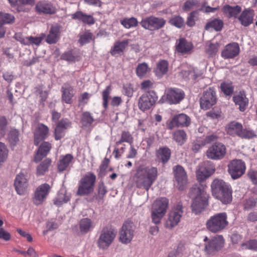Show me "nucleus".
I'll list each match as a JSON object with an SVG mask.
<instances>
[{
  "label": "nucleus",
  "instance_id": "f257e3e1",
  "mask_svg": "<svg viewBox=\"0 0 257 257\" xmlns=\"http://www.w3.org/2000/svg\"><path fill=\"white\" fill-rule=\"evenodd\" d=\"M158 172L156 167L145 166H139L134 176L136 186L148 191L158 178Z\"/></svg>",
  "mask_w": 257,
  "mask_h": 257
},
{
  "label": "nucleus",
  "instance_id": "f03ea898",
  "mask_svg": "<svg viewBox=\"0 0 257 257\" xmlns=\"http://www.w3.org/2000/svg\"><path fill=\"white\" fill-rule=\"evenodd\" d=\"M190 196L193 199L192 211L195 214L201 213L207 206L208 195L202 185H194L190 190Z\"/></svg>",
  "mask_w": 257,
  "mask_h": 257
},
{
  "label": "nucleus",
  "instance_id": "7ed1b4c3",
  "mask_svg": "<svg viewBox=\"0 0 257 257\" xmlns=\"http://www.w3.org/2000/svg\"><path fill=\"white\" fill-rule=\"evenodd\" d=\"M211 188L213 196L223 204L231 202L232 201L231 187L223 180L218 178L214 179L211 183Z\"/></svg>",
  "mask_w": 257,
  "mask_h": 257
},
{
  "label": "nucleus",
  "instance_id": "20e7f679",
  "mask_svg": "<svg viewBox=\"0 0 257 257\" xmlns=\"http://www.w3.org/2000/svg\"><path fill=\"white\" fill-rule=\"evenodd\" d=\"M225 212L214 214L210 217L206 222L207 229L211 232H219L226 228L228 224Z\"/></svg>",
  "mask_w": 257,
  "mask_h": 257
},
{
  "label": "nucleus",
  "instance_id": "39448f33",
  "mask_svg": "<svg viewBox=\"0 0 257 257\" xmlns=\"http://www.w3.org/2000/svg\"><path fill=\"white\" fill-rule=\"evenodd\" d=\"M116 235V231L110 227H105L100 231L96 241V245L100 250L108 249L113 242Z\"/></svg>",
  "mask_w": 257,
  "mask_h": 257
},
{
  "label": "nucleus",
  "instance_id": "423d86ee",
  "mask_svg": "<svg viewBox=\"0 0 257 257\" xmlns=\"http://www.w3.org/2000/svg\"><path fill=\"white\" fill-rule=\"evenodd\" d=\"M225 131L229 136H237L241 138L251 139L255 136L252 131L243 129L242 124L236 121L228 123L225 126Z\"/></svg>",
  "mask_w": 257,
  "mask_h": 257
},
{
  "label": "nucleus",
  "instance_id": "0eeeda50",
  "mask_svg": "<svg viewBox=\"0 0 257 257\" xmlns=\"http://www.w3.org/2000/svg\"><path fill=\"white\" fill-rule=\"evenodd\" d=\"M96 176L92 173H87L79 181L77 194L79 196L87 195L93 192Z\"/></svg>",
  "mask_w": 257,
  "mask_h": 257
},
{
  "label": "nucleus",
  "instance_id": "6e6552de",
  "mask_svg": "<svg viewBox=\"0 0 257 257\" xmlns=\"http://www.w3.org/2000/svg\"><path fill=\"white\" fill-rule=\"evenodd\" d=\"M203 241L205 242L204 250L208 254H214L220 250L223 246L224 242L223 236L220 235H216L211 239L205 236Z\"/></svg>",
  "mask_w": 257,
  "mask_h": 257
},
{
  "label": "nucleus",
  "instance_id": "1a4fd4ad",
  "mask_svg": "<svg viewBox=\"0 0 257 257\" xmlns=\"http://www.w3.org/2000/svg\"><path fill=\"white\" fill-rule=\"evenodd\" d=\"M215 167L209 162H204L200 164L196 170L197 180L203 182L212 175L215 172Z\"/></svg>",
  "mask_w": 257,
  "mask_h": 257
},
{
  "label": "nucleus",
  "instance_id": "9d476101",
  "mask_svg": "<svg viewBox=\"0 0 257 257\" xmlns=\"http://www.w3.org/2000/svg\"><path fill=\"white\" fill-rule=\"evenodd\" d=\"M135 229V225L132 221H125L119 232L120 241L124 244L130 243L134 237Z\"/></svg>",
  "mask_w": 257,
  "mask_h": 257
},
{
  "label": "nucleus",
  "instance_id": "9b49d317",
  "mask_svg": "<svg viewBox=\"0 0 257 257\" xmlns=\"http://www.w3.org/2000/svg\"><path fill=\"white\" fill-rule=\"evenodd\" d=\"M51 188V186L47 183L39 185L34 191L33 197V203L36 205L43 204L46 200Z\"/></svg>",
  "mask_w": 257,
  "mask_h": 257
},
{
  "label": "nucleus",
  "instance_id": "f8f14e48",
  "mask_svg": "<svg viewBox=\"0 0 257 257\" xmlns=\"http://www.w3.org/2000/svg\"><path fill=\"white\" fill-rule=\"evenodd\" d=\"M166 21L161 18L150 16L141 21L140 24L142 27L150 31H155L164 27Z\"/></svg>",
  "mask_w": 257,
  "mask_h": 257
},
{
  "label": "nucleus",
  "instance_id": "ddd939ff",
  "mask_svg": "<svg viewBox=\"0 0 257 257\" xmlns=\"http://www.w3.org/2000/svg\"><path fill=\"white\" fill-rule=\"evenodd\" d=\"M216 92L212 88L204 91L200 98V105L202 109L207 110L211 108L216 102Z\"/></svg>",
  "mask_w": 257,
  "mask_h": 257
},
{
  "label": "nucleus",
  "instance_id": "4468645a",
  "mask_svg": "<svg viewBox=\"0 0 257 257\" xmlns=\"http://www.w3.org/2000/svg\"><path fill=\"white\" fill-rule=\"evenodd\" d=\"M183 213L182 205L178 203L172 209V210L169 213L166 222V227L169 228H172L177 225L180 221Z\"/></svg>",
  "mask_w": 257,
  "mask_h": 257
},
{
  "label": "nucleus",
  "instance_id": "2eb2a0df",
  "mask_svg": "<svg viewBox=\"0 0 257 257\" xmlns=\"http://www.w3.org/2000/svg\"><path fill=\"white\" fill-rule=\"evenodd\" d=\"M245 165L240 160H234L228 165V171L233 179L241 177L245 172Z\"/></svg>",
  "mask_w": 257,
  "mask_h": 257
},
{
  "label": "nucleus",
  "instance_id": "dca6fc26",
  "mask_svg": "<svg viewBox=\"0 0 257 257\" xmlns=\"http://www.w3.org/2000/svg\"><path fill=\"white\" fill-rule=\"evenodd\" d=\"M226 149L224 145L216 143L209 147L206 152V156L212 160H220L226 154Z\"/></svg>",
  "mask_w": 257,
  "mask_h": 257
},
{
  "label": "nucleus",
  "instance_id": "f3484780",
  "mask_svg": "<svg viewBox=\"0 0 257 257\" xmlns=\"http://www.w3.org/2000/svg\"><path fill=\"white\" fill-rule=\"evenodd\" d=\"M157 100V96L153 91L142 95L139 98V107L143 111L147 110L155 104Z\"/></svg>",
  "mask_w": 257,
  "mask_h": 257
},
{
  "label": "nucleus",
  "instance_id": "a211bd4d",
  "mask_svg": "<svg viewBox=\"0 0 257 257\" xmlns=\"http://www.w3.org/2000/svg\"><path fill=\"white\" fill-rule=\"evenodd\" d=\"M173 172L179 189L183 190L188 183L187 175L185 169L181 166L177 165L173 168Z\"/></svg>",
  "mask_w": 257,
  "mask_h": 257
},
{
  "label": "nucleus",
  "instance_id": "6ab92c4d",
  "mask_svg": "<svg viewBox=\"0 0 257 257\" xmlns=\"http://www.w3.org/2000/svg\"><path fill=\"white\" fill-rule=\"evenodd\" d=\"M240 53V47L238 43L232 42L226 45L222 50L221 56L224 59H234Z\"/></svg>",
  "mask_w": 257,
  "mask_h": 257
},
{
  "label": "nucleus",
  "instance_id": "aec40b11",
  "mask_svg": "<svg viewBox=\"0 0 257 257\" xmlns=\"http://www.w3.org/2000/svg\"><path fill=\"white\" fill-rule=\"evenodd\" d=\"M190 123V118L186 114L181 113L174 116L168 124V127L172 130L175 127L188 126Z\"/></svg>",
  "mask_w": 257,
  "mask_h": 257
},
{
  "label": "nucleus",
  "instance_id": "412c9836",
  "mask_svg": "<svg viewBox=\"0 0 257 257\" xmlns=\"http://www.w3.org/2000/svg\"><path fill=\"white\" fill-rule=\"evenodd\" d=\"M166 101L170 104H177L180 102L184 97V92L178 88H169L166 90Z\"/></svg>",
  "mask_w": 257,
  "mask_h": 257
},
{
  "label": "nucleus",
  "instance_id": "4be33fe9",
  "mask_svg": "<svg viewBox=\"0 0 257 257\" xmlns=\"http://www.w3.org/2000/svg\"><path fill=\"white\" fill-rule=\"evenodd\" d=\"M49 128L43 123L38 124L34 132V144L38 146L48 136Z\"/></svg>",
  "mask_w": 257,
  "mask_h": 257
},
{
  "label": "nucleus",
  "instance_id": "5701e85b",
  "mask_svg": "<svg viewBox=\"0 0 257 257\" xmlns=\"http://www.w3.org/2000/svg\"><path fill=\"white\" fill-rule=\"evenodd\" d=\"M61 36V26L58 24L52 25L47 36L46 42L49 44H55Z\"/></svg>",
  "mask_w": 257,
  "mask_h": 257
},
{
  "label": "nucleus",
  "instance_id": "b1692460",
  "mask_svg": "<svg viewBox=\"0 0 257 257\" xmlns=\"http://www.w3.org/2000/svg\"><path fill=\"white\" fill-rule=\"evenodd\" d=\"M36 11L40 14H53L56 11V8L50 2L47 1L40 2L36 5Z\"/></svg>",
  "mask_w": 257,
  "mask_h": 257
},
{
  "label": "nucleus",
  "instance_id": "393cba45",
  "mask_svg": "<svg viewBox=\"0 0 257 257\" xmlns=\"http://www.w3.org/2000/svg\"><path fill=\"white\" fill-rule=\"evenodd\" d=\"M14 185L18 194L22 195L24 193L28 186L27 179L23 174L20 173L17 175Z\"/></svg>",
  "mask_w": 257,
  "mask_h": 257
},
{
  "label": "nucleus",
  "instance_id": "a878e982",
  "mask_svg": "<svg viewBox=\"0 0 257 257\" xmlns=\"http://www.w3.org/2000/svg\"><path fill=\"white\" fill-rule=\"evenodd\" d=\"M168 206L169 200L166 197H161L154 201L152 210L165 214Z\"/></svg>",
  "mask_w": 257,
  "mask_h": 257
},
{
  "label": "nucleus",
  "instance_id": "bb28decb",
  "mask_svg": "<svg viewBox=\"0 0 257 257\" xmlns=\"http://www.w3.org/2000/svg\"><path fill=\"white\" fill-rule=\"evenodd\" d=\"M193 48L191 43L188 42L184 38H180L176 41V51L182 55L189 53Z\"/></svg>",
  "mask_w": 257,
  "mask_h": 257
},
{
  "label": "nucleus",
  "instance_id": "cd10ccee",
  "mask_svg": "<svg viewBox=\"0 0 257 257\" xmlns=\"http://www.w3.org/2000/svg\"><path fill=\"white\" fill-rule=\"evenodd\" d=\"M253 10L245 9L238 17V20L242 26L247 27L253 22Z\"/></svg>",
  "mask_w": 257,
  "mask_h": 257
},
{
  "label": "nucleus",
  "instance_id": "c85d7f7f",
  "mask_svg": "<svg viewBox=\"0 0 257 257\" xmlns=\"http://www.w3.org/2000/svg\"><path fill=\"white\" fill-rule=\"evenodd\" d=\"M62 100L66 103L71 104L74 96L73 88L70 85L65 83L61 87Z\"/></svg>",
  "mask_w": 257,
  "mask_h": 257
},
{
  "label": "nucleus",
  "instance_id": "c756f323",
  "mask_svg": "<svg viewBox=\"0 0 257 257\" xmlns=\"http://www.w3.org/2000/svg\"><path fill=\"white\" fill-rule=\"evenodd\" d=\"M51 145L47 142L41 144L34 158V161L38 162L47 155L51 149Z\"/></svg>",
  "mask_w": 257,
  "mask_h": 257
},
{
  "label": "nucleus",
  "instance_id": "7c9ffc66",
  "mask_svg": "<svg viewBox=\"0 0 257 257\" xmlns=\"http://www.w3.org/2000/svg\"><path fill=\"white\" fill-rule=\"evenodd\" d=\"M235 104L239 106V109L241 111H244L248 104V100L246 97L244 91H240L239 93L233 97Z\"/></svg>",
  "mask_w": 257,
  "mask_h": 257
},
{
  "label": "nucleus",
  "instance_id": "2f4dec72",
  "mask_svg": "<svg viewBox=\"0 0 257 257\" xmlns=\"http://www.w3.org/2000/svg\"><path fill=\"white\" fill-rule=\"evenodd\" d=\"M202 73L193 67H188L186 69L182 70L180 73V76L185 79H196L200 76Z\"/></svg>",
  "mask_w": 257,
  "mask_h": 257
},
{
  "label": "nucleus",
  "instance_id": "473e14b6",
  "mask_svg": "<svg viewBox=\"0 0 257 257\" xmlns=\"http://www.w3.org/2000/svg\"><path fill=\"white\" fill-rule=\"evenodd\" d=\"M94 223L88 218H83L79 221V230L80 232L82 234H86L91 231L94 228Z\"/></svg>",
  "mask_w": 257,
  "mask_h": 257
},
{
  "label": "nucleus",
  "instance_id": "72a5a7b5",
  "mask_svg": "<svg viewBox=\"0 0 257 257\" xmlns=\"http://www.w3.org/2000/svg\"><path fill=\"white\" fill-rule=\"evenodd\" d=\"M156 155L159 161L164 164L170 158L171 150L167 147H161L156 151Z\"/></svg>",
  "mask_w": 257,
  "mask_h": 257
},
{
  "label": "nucleus",
  "instance_id": "f704fd0d",
  "mask_svg": "<svg viewBox=\"0 0 257 257\" xmlns=\"http://www.w3.org/2000/svg\"><path fill=\"white\" fill-rule=\"evenodd\" d=\"M70 200V195L67 194L64 189H61L54 199V204L57 206H60L67 203Z\"/></svg>",
  "mask_w": 257,
  "mask_h": 257
},
{
  "label": "nucleus",
  "instance_id": "c9c22d12",
  "mask_svg": "<svg viewBox=\"0 0 257 257\" xmlns=\"http://www.w3.org/2000/svg\"><path fill=\"white\" fill-rule=\"evenodd\" d=\"M46 35L42 33L40 37H26L25 38H22L20 40V42L25 45H39L42 40L45 37Z\"/></svg>",
  "mask_w": 257,
  "mask_h": 257
},
{
  "label": "nucleus",
  "instance_id": "e433bc0d",
  "mask_svg": "<svg viewBox=\"0 0 257 257\" xmlns=\"http://www.w3.org/2000/svg\"><path fill=\"white\" fill-rule=\"evenodd\" d=\"M169 63L166 60H162L159 61L155 70V73L156 76L159 77H162L168 71Z\"/></svg>",
  "mask_w": 257,
  "mask_h": 257
},
{
  "label": "nucleus",
  "instance_id": "4c0bfd02",
  "mask_svg": "<svg viewBox=\"0 0 257 257\" xmlns=\"http://www.w3.org/2000/svg\"><path fill=\"white\" fill-rule=\"evenodd\" d=\"M127 45V40L116 42L110 50L111 54L113 56L117 54H120L121 53L123 52Z\"/></svg>",
  "mask_w": 257,
  "mask_h": 257
},
{
  "label": "nucleus",
  "instance_id": "58836bf2",
  "mask_svg": "<svg viewBox=\"0 0 257 257\" xmlns=\"http://www.w3.org/2000/svg\"><path fill=\"white\" fill-rule=\"evenodd\" d=\"M72 18L81 21L84 24L91 25L94 23L93 18L91 16L85 15L81 12H76L72 15Z\"/></svg>",
  "mask_w": 257,
  "mask_h": 257
},
{
  "label": "nucleus",
  "instance_id": "ea45409f",
  "mask_svg": "<svg viewBox=\"0 0 257 257\" xmlns=\"http://www.w3.org/2000/svg\"><path fill=\"white\" fill-rule=\"evenodd\" d=\"M73 158V156L70 154H67L66 155L61 157L58 165V169L59 171L63 172L65 170L71 163Z\"/></svg>",
  "mask_w": 257,
  "mask_h": 257
},
{
  "label": "nucleus",
  "instance_id": "a19ab883",
  "mask_svg": "<svg viewBox=\"0 0 257 257\" xmlns=\"http://www.w3.org/2000/svg\"><path fill=\"white\" fill-rule=\"evenodd\" d=\"M223 9L224 13L229 18H236L241 10V7L237 5L233 7L226 5L223 7Z\"/></svg>",
  "mask_w": 257,
  "mask_h": 257
},
{
  "label": "nucleus",
  "instance_id": "79ce46f5",
  "mask_svg": "<svg viewBox=\"0 0 257 257\" xmlns=\"http://www.w3.org/2000/svg\"><path fill=\"white\" fill-rule=\"evenodd\" d=\"M223 24L222 20L215 19L206 24L205 29L206 30L213 29L216 31H219L222 29Z\"/></svg>",
  "mask_w": 257,
  "mask_h": 257
},
{
  "label": "nucleus",
  "instance_id": "37998d69",
  "mask_svg": "<svg viewBox=\"0 0 257 257\" xmlns=\"http://www.w3.org/2000/svg\"><path fill=\"white\" fill-rule=\"evenodd\" d=\"M173 137L179 145H182L186 141L187 135L183 130H178L173 133Z\"/></svg>",
  "mask_w": 257,
  "mask_h": 257
},
{
  "label": "nucleus",
  "instance_id": "c03bdc74",
  "mask_svg": "<svg viewBox=\"0 0 257 257\" xmlns=\"http://www.w3.org/2000/svg\"><path fill=\"white\" fill-rule=\"evenodd\" d=\"M94 121V119L90 112L85 111L82 113L81 122L83 126L85 127L90 126Z\"/></svg>",
  "mask_w": 257,
  "mask_h": 257
},
{
  "label": "nucleus",
  "instance_id": "a18cd8bd",
  "mask_svg": "<svg viewBox=\"0 0 257 257\" xmlns=\"http://www.w3.org/2000/svg\"><path fill=\"white\" fill-rule=\"evenodd\" d=\"M51 163V160L47 158L44 160L37 168V174L39 176L43 175L48 171V168Z\"/></svg>",
  "mask_w": 257,
  "mask_h": 257
},
{
  "label": "nucleus",
  "instance_id": "49530a36",
  "mask_svg": "<svg viewBox=\"0 0 257 257\" xmlns=\"http://www.w3.org/2000/svg\"><path fill=\"white\" fill-rule=\"evenodd\" d=\"M150 70L148 64L146 63L139 64L136 68V73L138 77H144Z\"/></svg>",
  "mask_w": 257,
  "mask_h": 257
},
{
  "label": "nucleus",
  "instance_id": "de8ad7c7",
  "mask_svg": "<svg viewBox=\"0 0 257 257\" xmlns=\"http://www.w3.org/2000/svg\"><path fill=\"white\" fill-rule=\"evenodd\" d=\"M13 15L4 13H0V24H9L13 23L15 21Z\"/></svg>",
  "mask_w": 257,
  "mask_h": 257
},
{
  "label": "nucleus",
  "instance_id": "09e8293b",
  "mask_svg": "<svg viewBox=\"0 0 257 257\" xmlns=\"http://www.w3.org/2000/svg\"><path fill=\"white\" fill-rule=\"evenodd\" d=\"M19 132L16 129H12L8 135V140L12 145H16L19 141Z\"/></svg>",
  "mask_w": 257,
  "mask_h": 257
},
{
  "label": "nucleus",
  "instance_id": "8fccbe9b",
  "mask_svg": "<svg viewBox=\"0 0 257 257\" xmlns=\"http://www.w3.org/2000/svg\"><path fill=\"white\" fill-rule=\"evenodd\" d=\"M133 142V138L128 132L123 131L120 139L116 142V145H119L123 142H126L131 145Z\"/></svg>",
  "mask_w": 257,
  "mask_h": 257
},
{
  "label": "nucleus",
  "instance_id": "3c124183",
  "mask_svg": "<svg viewBox=\"0 0 257 257\" xmlns=\"http://www.w3.org/2000/svg\"><path fill=\"white\" fill-rule=\"evenodd\" d=\"M120 23L126 29H130L136 27L138 25V21L135 18H126L120 21Z\"/></svg>",
  "mask_w": 257,
  "mask_h": 257
},
{
  "label": "nucleus",
  "instance_id": "603ef678",
  "mask_svg": "<svg viewBox=\"0 0 257 257\" xmlns=\"http://www.w3.org/2000/svg\"><path fill=\"white\" fill-rule=\"evenodd\" d=\"M169 23L178 28H182L185 26V22L183 19L180 16H175L171 19Z\"/></svg>",
  "mask_w": 257,
  "mask_h": 257
},
{
  "label": "nucleus",
  "instance_id": "864d4df0",
  "mask_svg": "<svg viewBox=\"0 0 257 257\" xmlns=\"http://www.w3.org/2000/svg\"><path fill=\"white\" fill-rule=\"evenodd\" d=\"M8 149L5 144L0 142V167L6 161L8 155Z\"/></svg>",
  "mask_w": 257,
  "mask_h": 257
},
{
  "label": "nucleus",
  "instance_id": "5fc2aeb1",
  "mask_svg": "<svg viewBox=\"0 0 257 257\" xmlns=\"http://www.w3.org/2000/svg\"><path fill=\"white\" fill-rule=\"evenodd\" d=\"M111 88L110 85L107 86L102 91L103 106L105 108L107 107L108 101L110 94Z\"/></svg>",
  "mask_w": 257,
  "mask_h": 257
},
{
  "label": "nucleus",
  "instance_id": "6e6d98bb",
  "mask_svg": "<svg viewBox=\"0 0 257 257\" xmlns=\"http://www.w3.org/2000/svg\"><path fill=\"white\" fill-rule=\"evenodd\" d=\"M92 39V34L89 32H85L80 35L79 42L81 45H83L90 42Z\"/></svg>",
  "mask_w": 257,
  "mask_h": 257
},
{
  "label": "nucleus",
  "instance_id": "4d7b16f0",
  "mask_svg": "<svg viewBox=\"0 0 257 257\" xmlns=\"http://www.w3.org/2000/svg\"><path fill=\"white\" fill-rule=\"evenodd\" d=\"M165 215L163 213L152 210L151 218L152 222L156 224H159Z\"/></svg>",
  "mask_w": 257,
  "mask_h": 257
},
{
  "label": "nucleus",
  "instance_id": "13d9d810",
  "mask_svg": "<svg viewBox=\"0 0 257 257\" xmlns=\"http://www.w3.org/2000/svg\"><path fill=\"white\" fill-rule=\"evenodd\" d=\"M198 6L197 0H187L184 4L183 9L185 11H189Z\"/></svg>",
  "mask_w": 257,
  "mask_h": 257
},
{
  "label": "nucleus",
  "instance_id": "bf43d9fd",
  "mask_svg": "<svg viewBox=\"0 0 257 257\" xmlns=\"http://www.w3.org/2000/svg\"><path fill=\"white\" fill-rule=\"evenodd\" d=\"M220 88L223 93L226 95H229L233 92V88L231 84L222 83L221 84Z\"/></svg>",
  "mask_w": 257,
  "mask_h": 257
},
{
  "label": "nucleus",
  "instance_id": "052dcab7",
  "mask_svg": "<svg viewBox=\"0 0 257 257\" xmlns=\"http://www.w3.org/2000/svg\"><path fill=\"white\" fill-rule=\"evenodd\" d=\"M241 247L242 249H257V240H251L248 242L243 243L241 244Z\"/></svg>",
  "mask_w": 257,
  "mask_h": 257
},
{
  "label": "nucleus",
  "instance_id": "680f3d73",
  "mask_svg": "<svg viewBox=\"0 0 257 257\" xmlns=\"http://www.w3.org/2000/svg\"><path fill=\"white\" fill-rule=\"evenodd\" d=\"M7 125V120L5 117L1 116L0 117V136L3 137L6 132Z\"/></svg>",
  "mask_w": 257,
  "mask_h": 257
},
{
  "label": "nucleus",
  "instance_id": "e2e57ef3",
  "mask_svg": "<svg viewBox=\"0 0 257 257\" xmlns=\"http://www.w3.org/2000/svg\"><path fill=\"white\" fill-rule=\"evenodd\" d=\"M106 193V187L105 186L103 183H100L98 188V197L100 199H102Z\"/></svg>",
  "mask_w": 257,
  "mask_h": 257
},
{
  "label": "nucleus",
  "instance_id": "0e129e2a",
  "mask_svg": "<svg viewBox=\"0 0 257 257\" xmlns=\"http://www.w3.org/2000/svg\"><path fill=\"white\" fill-rule=\"evenodd\" d=\"M219 45L218 43L215 44H210L208 46V48L207 49V52L210 55H213L216 53L218 51Z\"/></svg>",
  "mask_w": 257,
  "mask_h": 257
},
{
  "label": "nucleus",
  "instance_id": "69168bd1",
  "mask_svg": "<svg viewBox=\"0 0 257 257\" xmlns=\"http://www.w3.org/2000/svg\"><path fill=\"white\" fill-rule=\"evenodd\" d=\"M0 238L5 241H8L11 239V235L4 228L0 227Z\"/></svg>",
  "mask_w": 257,
  "mask_h": 257
},
{
  "label": "nucleus",
  "instance_id": "338daca9",
  "mask_svg": "<svg viewBox=\"0 0 257 257\" xmlns=\"http://www.w3.org/2000/svg\"><path fill=\"white\" fill-rule=\"evenodd\" d=\"M64 135V130L61 128V126L57 124L55 130V139L56 140L61 139Z\"/></svg>",
  "mask_w": 257,
  "mask_h": 257
},
{
  "label": "nucleus",
  "instance_id": "774afa93",
  "mask_svg": "<svg viewBox=\"0 0 257 257\" xmlns=\"http://www.w3.org/2000/svg\"><path fill=\"white\" fill-rule=\"evenodd\" d=\"M182 255L181 247H178L169 252L167 257H181Z\"/></svg>",
  "mask_w": 257,
  "mask_h": 257
}]
</instances>
